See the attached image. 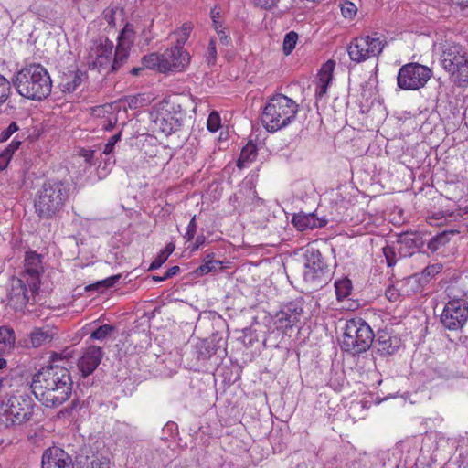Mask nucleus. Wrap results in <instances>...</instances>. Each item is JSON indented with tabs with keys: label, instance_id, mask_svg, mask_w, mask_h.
Masks as SVG:
<instances>
[{
	"label": "nucleus",
	"instance_id": "nucleus-1",
	"mask_svg": "<svg viewBox=\"0 0 468 468\" xmlns=\"http://www.w3.org/2000/svg\"><path fill=\"white\" fill-rule=\"evenodd\" d=\"M30 388L36 399L44 406L57 408L70 397L72 379L66 367L49 365L33 376Z\"/></svg>",
	"mask_w": 468,
	"mask_h": 468
},
{
	"label": "nucleus",
	"instance_id": "nucleus-2",
	"mask_svg": "<svg viewBox=\"0 0 468 468\" xmlns=\"http://www.w3.org/2000/svg\"><path fill=\"white\" fill-rule=\"evenodd\" d=\"M11 83L19 95L38 101L48 98L52 88L48 71L38 63L22 68L14 75Z\"/></svg>",
	"mask_w": 468,
	"mask_h": 468
},
{
	"label": "nucleus",
	"instance_id": "nucleus-3",
	"mask_svg": "<svg viewBox=\"0 0 468 468\" xmlns=\"http://www.w3.org/2000/svg\"><path fill=\"white\" fill-rule=\"evenodd\" d=\"M70 185L66 181L49 180L37 191L35 199L37 214L43 218H51L59 213L69 197Z\"/></svg>",
	"mask_w": 468,
	"mask_h": 468
},
{
	"label": "nucleus",
	"instance_id": "nucleus-4",
	"mask_svg": "<svg viewBox=\"0 0 468 468\" xmlns=\"http://www.w3.org/2000/svg\"><path fill=\"white\" fill-rule=\"evenodd\" d=\"M299 105L283 94L273 95L267 101L261 117L263 127L270 133L289 125L296 117Z\"/></svg>",
	"mask_w": 468,
	"mask_h": 468
},
{
	"label": "nucleus",
	"instance_id": "nucleus-5",
	"mask_svg": "<svg viewBox=\"0 0 468 468\" xmlns=\"http://www.w3.org/2000/svg\"><path fill=\"white\" fill-rule=\"evenodd\" d=\"M375 334L368 324L362 318L346 321L341 346L353 355H359L368 350L374 342Z\"/></svg>",
	"mask_w": 468,
	"mask_h": 468
},
{
	"label": "nucleus",
	"instance_id": "nucleus-6",
	"mask_svg": "<svg viewBox=\"0 0 468 468\" xmlns=\"http://www.w3.org/2000/svg\"><path fill=\"white\" fill-rule=\"evenodd\" d=\"M386 46V38L378 33H373L353 38L347 46V53L352 61L361 63L378 58Z\"/></svg>",
	"mask_w": 468,
	"mask_h": 468
},
{
	"label": "nucleus",
	"instance_id": "nucleus-7",
	"mask_svg": "<svg viewBox=\"0 0 468 468\" xmlns=\"http://www.w3.org/2000/svg\"><path fill=\"white\" fill-rule=\"evenodd\" d=\"M431 76L432 71L429 67L410 62L399 69L397 85L404 90H418L426 85Z\"/></svg>",
	"mask_w": 468,
	"mask_h": 468
},
{
	"label": "nucleus",
	"instance_id": "nucleus-8",
	"mask_svg": "<svg viewBox=\"0 0 468 468\" xmlns=\"http://www.w3.org/2000/svg\"><path fill=\"white\" fill-rule=\"evenodd\" d=\"M2 407L12 425H21L31 419L34 403L27 394L16 393L6 398Z\"/></svg>",
	"mask_w": 468,
	"mask_h": 468
},
{
	"label": "nucleus",
	"instance_id": "nucleus-9",
	"mask_svg": "<svg viewBox=\"0 0 468 468\" xmlns=\"http://www.w3.org/2000/svg\"><path fill=\"white\" fill-rule=\"evenodd\" d=\"M442 326L450 331H461L468 321V301L463 297L450 299L440 317Z\"/></svg>",
	"mask_w": 468,
	"mask_h": 468
},
{
	"label": "nucleus",
	"instance_id": "nucleus-10",
	"mask_svg": "<svg viewBox=\"0 0 468 468\" xmlns=\"http://www.w3.org/2000/svg\"><path fill=\"white\" fill-rule=\"evenodd\" d=\"M113 43L108 38H100L93 43L90 51V68L97 69L100 72H111Z\"/></svg>",
	"mask_w": 468,
	"mask_h": 468
},
{
	"label": "nucleus",
	"instance_id": "nucleus-11",
	"mask_svg": "<svg viewBox=\"0 0 468 468\" xmlns=\"http://www.w3.org/2000/svg\"><path fill=\"white\" fill-rule=\"evenodd\" d=\"M163 60L161 69L164 73L174 71L181 72L186 69L190 63V55L185 48L175 44L170 48L162 53Z\"/></svg>",
	"mask_w": 468,
	"mask_h": 468
},
{
	"label": "nucleus",
	"instance_id": "nucleus-12",
	"mask_svg": "<svg viewBox=\"0 0 468 468\" xmlns=\"http://www.w3.org/2000/svg\"><path fill=\"white\" fill-rule=\"evenodd\" d=\"M38 292H33L24 278H13L9 289V303L16 310H22L30 301H35Z\"/></svg>",
	"mask_w": 468,
	"mask_h": 468
},
{
	"label": "nucleus",
	"instance_id": "nucleus-13",
	"mask_svg": "<svg viewBox=\"0 0 468 468\" xmlns=\"http://www.w3.org/2000/svg\"><path fill=\"white\" fill-rule=\"evenodd\" d=\"M133 40V27L131 24H126L118 36V43L115 48L114 57L112 58L111 72H116L124 63H126Z\"/></svg>",
	"mask_w": 468,
	"mask_h": 468
},
{
	"label": "nucleus",
	"instance_id": "nucleus-14",
	"mask_svg": "<svg viewBox=\"0 0 468 468\" xmlns=\"http://www.w3.org/2000/svg\"><path fill=\"white\" fill-rule=\"evenodd\" d=\"M43 256L36 251L26 252L24 259L25 271L22 278L27 279V282L31 286L33 292H38L40 284V276L44 272L42 264Z\"/></svg>",
	"mask_w": 468,
	"mask_h": 468
},
{
	"label": "nucleus",
	"instance_id": "nucleus-15",
	"mask_svg": "<svg viewBox=\"0 0 468 468\" xmlns=\"http://www.w3.org/2000/svg\"><path fill=\"white\" fill-rule=\"evenodd\" d=\"M303 314L301 303L291 302L282 306L274 316V324L278 330H288L297 325Z\"/></svg>",
	"mask_w": 468,
	"mask_h": 468
},
{
	"label": "nucleus",
	"instance_id": "nucleus-16",
	"mask_svg": "<svg viewBox=\"0 0 468 468\" xmlns=\"http://www.w3.org/2000/svg\"><path fill=\"white\" fill-rule=\"evenodd\" d=\"M41 468H74L71 456L63 449L50 447L42 454Z\"/></svg>",
	"mask_w": 468,
	"mask_h": 468
},
{
	"label": "nucleus",
	"instance_id": "nucleus-17",
	"mask_svg": "<svg viewBox=\"0 0 468 468\" xmlns=\"http://www.w3.org/2000/svg\"><path fill=\"white\" fill-rule=\"evenodd\" d=\"M377 352L381 356H391L400 347V338L387 329H380L375 335L374 342Z\"/></svg>",
	"mask_w": 468,
	"mask_h": 468
},
{
	"label": "nucleus",
	"instance_id": "nucleus-18",
	"mask_svg": "<svg viewBox=\"0 0 468 468\" xmlns=\"http://www.w3.org/2000/svg\"><path fill=\"white\" fill-rule=\"evenodd\" d=\"M103 356L101 347L91 346L85 349L78 360V368L82 377L86 378L92 374L100 365Z\"/></svg>",
	"mask_w": 468,
	"mask_h": 468
},
{
	"label": "nucleus",
	"instance_id": "nucleus-19",
	"mask_svg": "<svg viewBox=\"0 0 468 468\" xmlns=\"http://www.w3.org/2000/svg\"><path fill=\"white\" fill-rule=\"evenodd\" d=\"M332 278L331 268H304L303 279L306 286L312 291H317L325 286Z\"/></svg>",
	"mask_w": 468,
	"mask_h": 468
},
{
	"label": "nucleus",
	"instance_id": "nucleus-20",
	"mask_svg": "<svg viewBox=\"0 0 468 468\" xmlns=\"http://www.w3.org/2000/svg\"><path fill=\"white\" fill-rule=\"evenodd\" d=\"M466 57V53L461 46L449 45L441 54V63L442 68L452 75Z\"/></svg>",
	"mask_w": 468,
	"mask_h": 468
},
{
	"label": "nucleus",
	"instance_id": "nucleus-21",
	"mask_svg": "<svg viewBox=\"0 0 468 468\" xmlns=\"http://www.w3.org/2000/svg\"><path fill=\"white\" fill-rule=\"evenodd\" d=\"M398 251L400 257L406 258L412 256L424 244L422 238L416 233H401L398 237Z\"/></svg>",
	"mask_w": 468,
	"mask_h": 468
},
{
	"label": "nucleus",
	"instance_id": "nucleus-22",
	"mask_svg": "<svg viewBox=\"0 0 468 468\" xmlns=\"http://www.w3.org/2000/svg\"><path fill=\"white\" fill-rule=\"evenodd\" d=\"M58 335L55 326L46 324L41 327H34L28 335L30 346L38 348L49 345Z\"/></svg>",
	"mask_w": 468,
	"mask_h": 468
},
{
	"label": "nucleus",
	"instance_id": "nucleus-23",
	"mask_svg": "<svg viewBox=\"0 0 468 468\" xmlns=\"http://www.w3.org/2000/svg\"><path fill=\"white\" fill-rule=\"evenodd\" d=\"M292 222L298 230L304 231L324 227L327 224V219L318 218L315 213L300 212L292 216Z\"/></svg>",
	"mask_w": 468,
	"mask_h": 468
},
{
	"label": "nucleus",
	"instance_id": "nucleus-24",
	"mask_svg": "<svg viewBox=\"0 0 468 468\" xmlns=\"http://www.w3.org/2000/svg\"><path fill=\"white\" fill-rule=\"evenodd\" d=\"M303 258L304 268H331L320 250L313 247L305 250Z\"/></svg>",
	"mask_w": 468,
	"mask_h": 468
},
{
	"label": "nucleus",
	"instance_id": "nucleus-25",
	"mask_svg": "<svg viewBox=\"0 0 468 468\" xmlns=\"http://www.w3.org/2000/svg\"><path fill=\"white\" fill-rule=\"evenodd\" d=\"M85 78V72L80 70L69 72L61 82L62 91L69 93L75 91Z\"/></svg>",
	"mask_w": 468,
	"mask_h": 468
},
{
	"label": "nucleus",
	"instance_id": "nucleus-26",
	"mask_svg": "<svg viewBox=\"0 0 468 468\" xmlns=\"http://www.w3.org/2000/svg\"><path fill=\"white\" fill-rule=\"evenodd\" d=\"M224 268L223 261L214 260L212 254H207L204 263L195 270V274L200 277L210 272H217Z\"/></svg>",
	"mask_w": 468,
	"mask_h": 468
},
{
	"label": "nucleus",
	"instance_id": "nucleus-27",
	"mask_svg": "<svg viewBox=\"0 0 468 468\" xmlns=\"http://www.w3.org/2000/svg\"><path fill=\"white\" fill-rule=\"evenodd\" d=\"M23 136L16 135L13 141L0 153V171L5 169L14 154L20 147Z\"/></svg>",
	"mask_w": 468,
	"mask_h": 468
},
{
	"label": "nucleus",
	"instance_id": "nucleus-28",
	"mask_svg": "<svg viewBox=\"0 0 468 468\" xmlns=\"http://www.w3.org/2000/svg\"><path fill=\"white\" fill-rule=\"evenodd\" d=\"M154 129L158 131L165 135H170L173 133V126H171V122L165 117L164 112L160 109L154 115L153 119Z\"/></svg>",
	"mask_w": 468,
	"mask_h": 468
},
{
	"label": "nucleus",
	"instance_id": "nucleus-29",
	"mask_svg": "<svg viewBox=\"0 0 468 468\" xmlns=\"http://www.w3.org/2000/svg\"><path fill=\"white\" fill-rule=\"evenodd\" d=\"M257 156V147L252 143H248L241 150L240 156L237 165L240 168L245 166V163L253 161Z\"/></svg>",
	"mask_w": 468,
	"mask_h": 468
},
{
	"label": "nucleus",
	"instance_id": "nucleus-30",
	"mask_svg": "<svg viewBox=\"0 0 468 468\" xmlns=\"http://www.w3.org/2000/svg\"><path fill=\"white\" fill-rule=\"evenodd\" d=\"M163 60L162 54L156 52L145 55L142 58V64L144 69H157L159 72L164 73L161 69V62Z\"/></svg>",
	"mask_w": 468,
	"mask_h": 468
},
{
	"label": "nucleus",
	"instance_id": "nucleus-31",
	"mask_svg": "<svg viewBox=\"0 0 468 468\" xmlns=\"http://www.w3.org/2000/svg\"><path fill=\"white\" fill-rule=\"evenodd\" d=\"M178 110L176 114H172V112H168L167 111H163L165 117L171 122V126H173V133L178 131L185 121L186 113L184 112L182 106L177 105Z\"/></svg>",
	"mask_w": 468,
	"mask_h": 468
},
{
	"label": "nucleus",
	"instance_id": "nucleus-32",
	"mask_svg": "<svg viewBox=\"0 0 468 468\" xmlns=\"http://www.w3.org/2000/svg\"><path fill=\"white\" fill-rule=\"evenodd\" d=\"M452 76L457 86L465 87L468 85V57L465 58Z\"/></svg>",
	"mask_w": 468,
	"mask_h": 468
},
{
	"label": "nucleus",
	"instance_id": "nucleus-33",
	"mask_svg": "<svg viewBox=\"0 0 468 468\" xmlns=\"http://www.w3.org/2000/svg\"><path fill=\"white\" fill-rule=\"evenodd\" d=\"M331 80V75L325 71L319 74V79L316 82L315 87V97L316 100H320L327 92V89Z\"/></svg>",
	"mask_w": 468,
	"mask_h": 468
},
{
	"label": "nucleus",
	"instance_id": "nucleus-34",
	"mask_svg": "<svg viewBox=\"0 0 468 468\" xmlns=\"http://www.w3.org/2000/svg\"><path fill=\"white\" fill-rule=\"evenodd\" d=\"M336 298L341 301L346 298L352 291V282L349 279L344 278L335 282Z\"/></svg>",
	"mask_w": 468,
	"mask_h": 468
},
{
	"label": "nucleus",
	"instance_id": "nucleus-35",
	"mask_svg": "<svg viewBox=\"0 0 468 468\" xmlns=\"http://www.w3.org/2000/svg\"><path fill=\"white\" fill-rule=\"evenodd\" d=\"M121 278V275H112L86 287L87 291L97 290L103 292L106 289L112 287Z\"/></svg>",
	"mask_w": 468,
	"mask_h": 468
},
{
	"label": "nucleus",
	"instance_id": "nucleus-36",
	"mask_svg": "<svg viewBox=\"0 0 468 468\" xmlns=\"http://www.w3.org/2000/svg\"><path fill=\"white\" fill-rule=\"evenodd\" d=\"M193 24L190 22L184 23L178 30L174 34L176 36V44L184 48L186 42L188 40L189 36L193 30Z\"/></svg>",
	"mask_w": 468,
	"mask_h": 468
},
{
	"label": "nucleus",
	"instance_id": "nucleus-37",
	"mask_svg": "<svg viewBox=\"0 0 468 468\" xmlns=\"http://www.w3.org/2000/svg\"><path fill=\"white\" fill-rule=\"evenodd\" d=\"M298 40V34L295 31H290L284 36L282 50L283 53L288 56L294 49Z\"/></svg>",
	"mask_w": 468,
	"mask_h": 468
},
{
	"label": "nucleus",
	"instance_id": "nucleus-38",
	"mask_svg": "<svg viewBox=\"0 0 468 468\" xmlns=\"http://www.w3.org/2000/svg\"><path fill=\"white\" fill-rule=\"evenodd\" d=\"M16 341L14 330L6 326H0V344L13 346Z\"/></svg>",
	"mask_w": 468,
	"mask_h": 468
},
{
	"label": "nucleus",
	"instance_id": "nucleus-39",
	"mask_svg": "<svg viewBox=\"0 0 468 468\" xmlns=\"http://www.w3.org/2000/svg\"><path fill=\"white\" fill-rule=\"evenodd\" d=\"M11 94V82L0 75V106L6 101Z\"/></svg>",
	"mask_w": 468,
	"mask_h": 468
},
{
	"label": "nucleus",
	"instance_id": "nucleus-40",
	"mask_svg": "<svg viewBox=\"0 0 468 468\" xmlns=\"http://www.w3.org/2000/svg\"><path fill=\"white\" fill-rule=\"evenodd\" d=\"M446 242L447 236L445 233H441L432 237L431 240L428 242L427 247L431 251L435 252Z\"/></svg>",
	"mask_w": 468,
	"mask_h": 468
},
{
	"label": "nucleus",
	"instance_id": "nucleus-41",
	"mask_svg": "<svg viewBox=\"0 0 468 468\" xmlns=\"http://www.w3.org/2000/svg\"><path fill=\"white\" fill-rule=\"evenodd\" d=\"M216 37H211L206 53V59L209 65H214L217 59Z\"/></svg>",
	"mask_w": 468,
	"mask_h": 468
},
{
	"label": "nucleus",
	"instance_id": "nucleus-42",
	"mask_svg": "<svg viewBox=\"0 0 468 468\" xmlns=\"http://www.w3.org/2000/svg\"><path fill=\"white\" fill-rule=\"evenodd\" d=\"M113 327L110 324H103L98 327L95 331L92 332L90 337L96 340L104 339L112 331Z\"/></svg>",
	"mask_w": 468,
	"mask_h": 468
},
{
	"label": "nucleus",
	"instance_id": "nucleus-43",
	"mask_svg": "<svg viewBox=\"0 0 468 468\" xmlns=\"http://www.w3.org/2000/svg\"><path fill=\"white\" fill-rule=\"evenodd\" d=\"M176 98H167V99H165L162 102H161V107L160 109L162 111H167L168 112H172V114H176V112H177L178 110V107L177 105H181L180 103L176 102L175 101Z\"/></svg>",
	"mask_w": 468,
	"mask_h": 468
},
{
	"label": "nucleus",
	"instance_id": "nucleus-44",
	"mask_svg": "<svg viewBox=\"0 0 468 468\" xmlns=\"http://www.w3.org/2000/svg\"><path fill=\"white\" fill-rule=\"evenodd\" d=\"M207 127L210 132H217L220 127V117L218 112H211L207 118Z\"/></svg>",
	"mask_w": 468,
	"mask_h": 468
},
{
	"label": "nucleus",
	"instance_id": "nucleus-45",
	"mask_svg": "<svg viewBox=\"0 0 468 468\" xmlns=\"http://www.w3.org/2000/svg\"><path fill=\"white\" fill-rule=\"evenodd\" d=\"M356 6L349 1H345L341 5L342 15L346 18H352L356 14Z\"/></svg>",
	"mask_w": 468,
	"mask_h": 468
},
{
	"label": "nucleus",
	"instance_id": "nucleus-46",
	"mask_svg": "<svg viewBox=\"0 0 468 468\" xmlns=\"http://www.w3.org/2000/svg\"><path fill=\"white\" fill-rule=\"evenodd\" d=\"M19 130L16 122H12L7 128L3 130L0 133V143L7 141L16 132Z\"/></svg>",
	"mask_w": 468,
	"mask_h": 468
},
{
	"label": "nucleus",
	"instance_id": "nucleus-47",
	"mask_svg": "<svg viewBox=\"0 0 468 468\" xmlns=\"http://www.w3.org/2000/svg\"><path fill=\"white\" fill-rule=\"evenodd\" d=\"M383 254L385 256L387 264L388 267H392L396 264V252L393 247L386 246L383 248Z\"/></svg>",
	"mask_w": 468,
	"mask_h": 468
},
{
	"label": "nucleus",
	"instance_id": "nucleus-48",
	"mask_svg": "<svg viewBox=\"0 0 468 468\" xmlns=\"http://www.w3.org/2000/svg\"><path fill=\"white\" fill-rule=\"evenodd\" d=\"M90 468H110V460L107 457L96 456L90 462Z\"/></svg>",
	"mask_w": 468,
	"mask_h": 468
},
{
	"label": "nucleus",
	"instance_id": "nucleus-49",
	"mask_svg": "<svg viewBox=\"0 0 468 468\" xmlns=\"http://www.w3.org/2000/svg\"><path fill=\"white\" fill-rule=\"evenodd\" d=\"M122 133H118L112 135L104 145L103 154H109L113 151L114 145L121 140Z\"/></svg>",
	"mask_w": 468,
	"mask_h": 468
},
{
	"label": "nucleus",
	"instance_id": "nucleus-50",
	"mask_svg": "<svg viewBox=\"0 0 468 468\" xmlns=\"http://www.w3.org/2000/svg\"><path fill=\"white\" fill-rule=\"evenodd\" d=\"M127 101L131 109H137L144 105V98L143 95L138 94L134 96H130L127 99Z\"/></svg>",
	"mask_w": 468,
	"mask_h": 468
},
{
	"label": "nucleus",
	"instance_id": "nucleus-51",
	"mask_svg": "<svg viewBox=\"0 0 468 468\" xmlns=\"http://www.w3.org/2000/svg\"><path fill=\"white\" fill-rule=\"evenodd\" d=\"M196 231H197V221H196V217L194 216L191 218V220L187 226V230H186V233L185 234L184 238L187 241H190L191 239H194Z\"/></svg>",
	"mask_w": 468,
	"mask_h": 468
},
{
	"label": "nucleus",
	"instance_id": "nucleus-52",
	"mask_svg": "<svg viewBox=\"0 0 468 468\" xmlns=\"http://www.w3.org/2000/svg\"><path fill=\"white\" fill-rule=\"evenodd\" d=\"M441 270H442V265L440 263H436V264L427 266L423 270L422 273H423V275H425L427 277H432L435 274H438L439 272H441Z\"/></svg>",
	"mask_w": 468,
	"mask_h": 468
},
{
	"label": "nucleus",
	"instance_id": "nucleus-53",
	"mask_svg": "<svg viewBox=\"0 0 468 468\" xmlns=\"http://www.w3.org/2000/svg\"><path fill=\"white\" fill-rule=\"evenodd\" d=\"M168 258L162 253V251L159 252V254L156 256V258L152 261L149 271H154L158 268H160L167 260Z\"/></svg>",
	"mask_w": 468,
	"mask_h": 468
},
{
	"label": "nucleus",
	"instance_id": "nucleus-54",
	"mask_svg": "<svg viewBox=\"0 0 468 468\" xmlns=\"http://www.w3.org/2000/svg\"><path fill=\"white\" fill-rule=\"evenodd\" d=\"M210 16L212 19V27L214 28V30H219V28L223 27L221 22L219 21L220 13L218 10H217L216 7L211 9Z\"/></svg>",
	"mask_w": 468,
	"mask_h": 468
},
{
	"label": "nucleus",
	"instance_id": "nucleus-55",
	"mask_svg": "<svg viewBox=\"0 0 468 468\" xmlns=\"http://www.w3.org/2000/svg\"><path fill=\"white\" fill-rule=\"evenodd\" d=\"M218 36V38H219V41L225 45V46H229L230 43H231V38L229 35V33L226 31V28L225 27H221L217 30H215Z\"/></svg>",
	"mask_w": 468,
	"mask_h": 468
},
{
	"label": "nucleus",
	"instance_id": "nucleus-56",
	"mask_svg": "<svg viewBox=\"0 0 468 468\" xmlns=\"http://www.w3.org/2000/svg\"><path fill=\"white\" fill-rule=\"evenodd\" d=\"M95 151L90 149H81L80 152V155L84 158L85 162L90 165H94Z\"/></svg>",
	"mask_w": 468,
	"mask_h": 468
},
{
	"label": "nucleus",
	"instance_id": "nucleus-57",
	"mask_svg": "<svg viewBox=\"0 0 468 468\" xmlns=\"http://www.w3.org/2000/svg\"><path fill=\"white\" fill-rule=\"evenodd\" d=\"M253 3L264 9H271L274 7L279 0H252Z\"/></svg>",
	"mask_w": 468,
	"mask_h": 468
},
{
	"label": "nucleus",
	"instance_id": "nucleus-58",
	"mask_svg": "<svg viewBox=\"0 0 468 468\" xmlns=\"http://www.w3.org/2000/svg\"><path fill=\"white\" fill-rule=\"evenodd\" d=\"M386 296L389 301H397L399 294L397 292V290H395L392 287H389L386 290Z\"/></svg>",
	"mask_w": 468,
	"mask_h": 468
},
{
	"label": "nucleus",
	"instance_id": "nucleus-59",
	"mask_svg": "<svg viewBox=\"0 0 468 468\" xmlns=\"http://www.w3.org/2000/svg\"><path fill=\"white\" fill-rule=\"evenodd\" d=\"M179 271H180V268L178 266H173L167 270V271L165 272V275L166 279H169V278L176 275L179 272Z\"/></svg>",
	"mask_w": 468,
	"mask_h": 468
},
{
	"label": "nucleus",
	"instance_id": "nucleus-60",
	"mask_svg": "<svg viewBox=\"0 0 468 468\" xmlns=\"http://www.w3.org/2000/svg\"><path fill=\"white\" fill-rule=\"evenodd\" d=\"M174 250H175V245L172 242H170L161 251L163 254H165L168 258L173 253Z\"/></svg>",
	"mask_w": 468,
	"mask_h": 468
},
{
	"label": "nucleus",
	"instance_id": "nucleus-61",
	"mask_svg": "<svg viewBox=\"0 0 468 468\" xmlns=\"http://www.w3.org/2000/svg\"><path fill=\"white\" fill-rule=\"evenodd\" d=\"M205 242V237L203 235L197 236L196 242L192 248V250H198L201 245Z\"/></svg>",
	"mask_w": 468,
	"mask_h": 468
},
{
	"label": "nucleus",
	"instance_id": "nucleus-62",
	"mask_svg": "<svg viewBox=\"0 0 468 468\" xmlns=\"http://www.w3.org/2000/svg\"><path fill=\"white\" fill-rule=\"evenodd\" d=\"M113 16H114V11L112 9L104 13L105 19L107 20L109 25H112L114 23Z\"/></svg>",
	"mask_w": 468,
	"mask_h": 468
},
{
	"label": "nucleus",
	"instance_id": "nucleus-63",
	"mask_svg": "<svg viewBox=\"0 0 468 468\" xmlns=\"http://www.w3.org/2000/svg\"><path fill=\"white\" fill-rule=\"evenodd\" d=\"M144 69V66L142 67H135V68H133L131 70H130V73L133 75V76H138L140 74L141 71H143Z\"/></svg>",
	"mask_w": 468,
	"mask_h": 468
},
{
	"label": "nucleus",
	"instance_id": "nucleus-64",
	"mask_svg": "<svg viewBox=\"0 0 468 468\" xmlns=\"http://www.w3.org/2000/svg\"><path fill=\"white\" fill-rule=\"evenodd\" d=\"M152 279H153L154 281H155V282H164V281L167 280V279H166V277H165V275H164V276L153 275V276H152Z\"/></svg>",
	"mask_w": 468,
	"mask_h": 468
}]
</instances>
